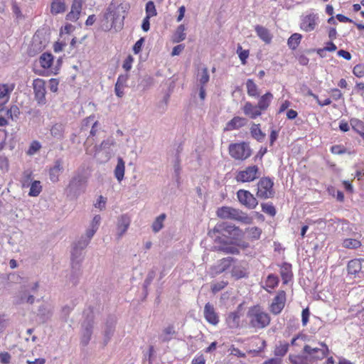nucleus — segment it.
I'll use <instances>...</instances> for the list:
<instances>
[{
	"mask_svg": "<svg viewBox=\"0 0 364 364\" xmlns=\"http://www.w3.org/2000/svg\"><path fill=\"white\" fill-rule=\"evenodd\" d=\"M328 352V348L323 343H320L318 347L305 345L301 355H290L289 358L294 364H314L323 359Z\"/></svg>",
	"mask_w": 364,
	"mask_h": 364,
	"instance_id": "1",
	"label": "nucleus"
},
{
	"mask_svg": "<svg viewBox=\"0 0 364 364\" xmlns=\"http://www.w3.org/2000/svg\"><path fill=\"white\" fill-rule=\"evenodd\" d=\"M124 11L121 5L111 4L101 20L100 26L105 31L114 28L115 31L121 30L124 25Z\"/></svg>",
	"mask_w": 364,
	"mask_h": 364,
	"instance_id": "2",
	"label": "nucleus"
},
{
	"mask_svg": "<svg viewBox=\"0 0 364 364\" xmlns=\"http://www.w3.org/2000/svg\"><path fill=\"white\" fill-rule=\"evenodd\" d=\"M217 216L221 219L233 220L244 224H250L252 218L242 210L230 206H223L216 211Z\"/></svg>",
	"mask_w": 364,
	"mask_h": 364,
	"instance_id": "3",
	"label": "nucleus"
},
{
	"mask_svg": "<svg viewBox=\"0 0 364 364\" xmlns=\"http://www.w3.org/2000/svg\"><path fill=\"white\" fill-rule=\"evenodd\" d=\"M249 324L255 328H263L270 323V317L268 314L262 310L259 306L250 308L247 314Z\"/></svg>",
	"mask_w": 364,
	"mask_h": 364,
	"instance_id": "4",
	"label": "nucleus"
},
{
	"mask_svg": "<svg viewBox=\"0 0 364 364\" xmlns=\"http://www.w3.org/2000/svg\"><path fill=\"white\" fill-rule=\"evenodd\" d=\"M87 183V178L83 174L77 173L75 175L65 189L67 196L70 198H77L85 191Z\"/></svg>",
	"mask_w": 364,
	"mask_h": 364,
	"instance_id": "5",
	"label": "nucleus"
},
{
	"mask_svg": "<svg viewBox=\"0 0 364 364\" xmlns=\"http://www.w3.org/2000/svg\"><path fill=\"white\" fill-rule=\"evenodd\" d=\"M89 244V235L81 237L76 241L71 251L72 267L75 268V265L79 264L84 259L85 255V248Z\"/></svg>",
	"mask_w": 364,
	"mask_h": 364,
	"instance_id": "6",
	"label": "nucleus"
},
{
	"mask_svg": "<svg viewBox=\"0 0 364 364\" xmlns=\"http://www.w3.org/2000/svg\"><path fill=\"white\" fill-rule=\"evenodd\" d=\"M237 230V228L234 225L227 222H222L216 224L212 230H210L208 235L213 239L215 242H220L221 239L223 238L220 235L228 237Z\"/></svg>",
	"mask_w": 364,
	"mask_h": 364,
	"instance_id": "7",
	"label": "nucleus"
},
{
	"mask_svg": "<svg viewBox=\"0 0 364 364\" xmlns=\"http://www.w3.org/2000/svg\"><path fill=\"white\" fill-rule=\"evenodd\" d=\"M273 186L274 182L270 178H261L257 184L256 196L262 200L274 198L275 192Z\"/></svg>",
	"mask_w": 364,
	"mask_h": 364,
	"instance_id": "8",
	"label": "nucleus"
},
{
	"mask_svg": "<svg viewBox=\"0 0 364 364\" xmlns=\"http://www.w3.org/2000/svg\"><path fill=\"white\" fill-rule=\"evenodd\" d=\"M115 141L112 138L104 140L100 146L95 147V157L101 162L107 161L112 154V146H114Z\"/></svg>",
	"mask_w": 364,
	"mask_h": 364,
	"instance_id": "9",
	"label": "nucleus"
},
{
	"mask_svg": "<svg viewBox=\"0 0 364 364\" xmlns=\"http://www.w3.org/2000/svg\"><path fill=\"white\" fill-rule=\"evenodd\" d=\"M230 155L236 160H245L252 154L251 149L245 142L230 144L229 146Z\"/></svg>",
	"mask_w": 364,
	"mask_h": 364,
	"instance_id": "10",
	"label": "nucleus"
},
{
	"mask_svg": "<svg viewBox=\"0 0 364 364\" xmlns=\"http://www.w3.org/2000/svg\"><path fill=\"white\" fill-rule=\"evenodd\" d=\"M259 177V168L257 166H250L245 170L239 171L235 176L237 182H252Z\"/></svg>",
	"mask_w": 364,
	"mask_h": 364,
	"instance_id": "11",
	"label": "nucleus"
},
{
	"mask_svg": "<svg viewBox=\"0 0 364 364\" xmlns=\"http://www.w3.org/2000/svg\"><path fill=\"white\" fill-rule=\"evenodd\" d=\"M234 262L235 259L232 257H228L218 260L216 264L210 267V274L212 277H215L224 272L232 267V264Z\"/></svg>",
	"mask_w": 364,
	"mask_h": 364,
	"instance_id": "12",
	"label": "nucleus"
},
{
	"mask_svg": "<svg viewBox=\"0 0 364 364\" xmlns=\"http://www.w3.org/2000/svg\"><path fill=\"white\" fill-rule=\"evenodd\" d=\"M14 88V83L0 84V112L5 109V106L9 102L11 94Z\"/></svg>",
	"mask_w": 364,
	"mask_h": 364,
	"instance_id": "13",
	"label": "nucleus"
},
{
	"mask_svg": "<svg viewBox=\"0 0 364 364\" xmlns=\"http://www.w3.org/2000/svg\"><path fill=\"white\" fill-rule=\"evenodd\" d=\"M237 196L240 203L250 209L255 208L258 204L257 198L248 191L239 190Z\"/></svg>",
	"mask_w": 364,
	"mask_h": 364,
	"instance_id": "14",
	"label": "nucleus"
},
{
	"mask_svg": "<svg viewBox=\"0 0 364 364\" xmlns=\"http://www.w3.org/2000/svg\"><path fill=\"white\" fill-rule=\"evenodd\" d=\"M248 272V264L245 261H237L235 259V262L232 264L231 275L236 279L247 277Z\"/></svg>",
	"mask_w": 364,
	"mask_h": 364,
	"instance_id": "15",
	"label": "nucleus"
},
{
	"mask_svg": "<svg viewBox=\"0 0 364 364\" xmlns=\"http://www.w3.org/2000/svg\"><path fill=\"white\" fill-rule=\"evenodd\" d=\"M318 20V17L316 14H310L306 15L301 18L300 28L306 32H311L316 28Z\"/></svg>",
	"mask_w": 364,
	"mask_h": 364,
	"instance_id": "16",
	"label": "nucleus"
},
{
	"mask_svg": "<svg viewBox=\"0 0 364 364\" xmlns=\"http://www.w3.org/2000/svg\"><path fill=\"white\" fill-rule=\"evenodd\" d=\"M117 323V318L114 316H109L107 318L103 331L104 344L107 345L113 336Z\"/></svg>",
	"mask_w": 364,
	"mask_h": 364,
	"instance_id": "17",
	"label": "nucleus"
},
{
	"mask_svg": "<svg viewBox=\"0 0 364 364\" xmlns=\"http://www.w3.org/2000/svg\"><path fill=\"white\" fill-rule=\"evenodd\" d=\"M286 301V294L284 291L278 292L277 296L274 298L272 303L270 306V311L272 314H279L284 307Z\"/></svg>",
	"mask_w": 364,
	"mask_h": 364,
	"instance_id": "18",
	"label": "nucleus"
},
{
	"mask_svg": "<svg viewBox=\"0 0 364 364\" xmlns=\"http://www.w3.org/2000/svg\"><path fill=\"white\" fill-rule=\"evenodd\" d=\"M35 97L38 103H44L46 98L45 82L42 79H36L33 83Z\"/></svg>",
	"mask_w": 364,
	"mask_h": 364,
	"instance_id": "19",
	"label": "nucleus"
},
{
	"mask_svg": "<svg viewBox=\"0 0 364 364\" xmlns=\"http://www.w3.org/2000/svg\"><path fill=\"white\" fill-rule=\"evenodd\" d=\"M205 320L213 326H216L219 323V316L215 312V308L210 303H207L204 306L203 311Z\"/></svg>",
	"mask_w": 364,
	"mask_h": 364,
	"instance_id": "20",
	"label": "nucleus"
},
{
	"mask_svg": "<svg viewBox=\"0 0 364 364\" xmlns=\"http://www.w3.org/2000/svg\"><path fill=\"white\" fill-rule=\"evenodd\" d=\"M130 222V218L127 215L124 214L118 217L117 222V235L118 238H121L127 232Z\"/></svg>",
	"mask_w": 364,
	"mask_h": 364,
	"instance_id": "21",
	"label": "nucleus"
},
{
	"mask_svg": "<svg viewBox=\"0 0 364 364\" xmlns=\"http://www.w3.org/2000/svg\"><path fill=\"white\" fill-rule=\"evenodd\" d=\"M218 244L214 247L216 251L223 252L225 254L238 255L240 250L237 247L227 243L224 239H221L220 242H215Z\"/></svg>",
	"mask_w": 364,
	"mask_h": 364,
	"instance_id": "22",
	"label": "nucleus"
},
{
	"mask_svg": "<svg viewBox=\"0 0 364 364\" xmlns=\"http://www.w3.org/2000/svg\"><path fill=\"white\" fill-rule=\"evenodd\" d=\"M242 110L244 114L250 119H256L262 114V112L259 110L258 107L252 105L250 102H246L245 103Z\"/></svg>",
	"mask_w": 364,
	"mask_h": 364,
	"instance_id": "23",
	"label": "nucleus"
},
{
	"mask_svg": "<svg viewBox=\"0 0 364 364\" xmlns=\"http://www.w3.org/2000/svg\"><path fill=\"white\" fill-rule=\"evenodd\" d=\"M63 167L62 161L60 160H57L53 166L50 168L49 171V178L50 180L53 182L56 183L59 181V176L63 172Z\"/></svg>",
	"mask_w": 364,
	"mask_h": 364,
	"instance_id": "24",
	"label": "nucleus"
},
{
	"mask_svg": "<svg viewBox=\"0 0 364 364\" xmlns=\"http://www.w3.org/2000/svg\"><path fill=\"white\" fill-rule=\"evenodd\" d=\"M177 334L173 325H168L165 327L159 335V339L163 343L170 341Z\"/></svg>",
	"mask_w": 364,
	"mask_h": 364,
	"instance_id": "25",
	"label": "nucleus"
},
{
	"mask_svg": "<svg viewBox=\"0 0 364 364\" xmlns=\"http://www.w3.org/2000/svg\"><path fill=\"white\" fill-rule=\"evenodd\" d=\"M82 8V0H74L71 11L67 14L66 18L75 21L78 18Z\"/></svg>",
	"mask_w": 364,
	"mask_h": 364,
	"instance_id": "26",
	"label": "nucleus"
},
{
	"mask_svg": "<svg viewBox=\"0 0 364 364\" xmlns=\"http://www.w3.org/2000/svg\"><path fill=\"white\" fill-rule=\"evenodd\" d=\"M255 31L259 38L262 40L265 43L269 44L271 43L272 35L267 28L260 25H257L255 26Z\"/></svg>",
	"mask_w": 364,
	"mask_h": 364,
	"instance_id": "27",
	"label": "nucleus"
},
{
	"mask_svg": "<svg viewBox=\"0 0 364 364\" xmlns=\"http://www.w3.org/2000/svg\"><path fill=\"white\" fill-rule=\"evenodd\" d=\"M125 172V163L122 158H117V164L115 166L114 173V176L118 181V182H121L124 179Z\"/></svg>",
	"mask_w": 364,
	"mask_h": 364,
	"instance_id": "28",
	"label": "nucleus"
},
{
	"mask_svg": "<svg viewBox=\"0 0 364 364\" xmlns=\"http://www.w3.org/2000/svg\"><path fill=\"white\" fill-rule=\"evenodd\" d=\"M272 99L273 95L267 92L259 98L257 106L261 112L265 111L269 107Z\"/></svg>",
	"mask_w": 364,
	"mask_h": 364,
	"instance_id": "29",
	"label": "nucleus"
},
{
	"mask_svg": "<svg viewBox=\"0 0 364 364\" xmlns=\"http://www.w3.org/2000/svg\"><path fill=\"white\" fill-rule=\"evenodd\" d=\"M247 124V119L241 117H235L228 122L226 129L232 130L244 127Z\"/></svg>",
	"mask_w": 364,
	"mask_h": 364,
	"instance_id": "30",
	"label": "nucleus"
},
{
	"mask_svg": "<svg viewBox=\"0 0 364 364\" xmlns=\"http://www.w3.org/2000/svg\"><path fill=\"white\" fill-rule=\"evenodd\" d=\"M64 125L60 123H56L50 128V134L55 139L61 140L64 136Z\"/></svg>",
	"mask_w": 364,
	"mask_h": 364,
	"instance_id": "31",
	"label": "nucleus"
},
{
	"mask_svg": "<svg viewBox=\"0 0 364 364\" xmlns=\"http://www.w3.org/2000/svg\"><path fill=\"white\" fill-rule=\"evenodd\" d=\"M259 127V124H252L250 128V134L255 139L261 142L264 139L266 134L262 132Z\"/></svg>",
	"mask_w": 364,
	"mask_h": 364,
	"instance_id": "32",
	"label": "nucleus"
},
{
	"mask_svg": "<svg viewBox=\"0 0 364 364\" xmlns=\"http://www.w3.org/2000/svg\"><path fill=\"white\" fill-rule=\"evenodd\" d=\"M362 261H364V259H362ZM362 269L361 265V259H355L350 260L347 266V269L348 274H354L355 275L357 273H358Z\"/></svg>",
	"mask_w": 364,
	"mask_h": 364,
	"instance_id": "33",
	"label": "nucleus"
},
{
	"mask_svg": "<svg viewBox=\"0 0 364 364\" xmlns=\"http://www.w3.org/2000/svg\"><path fill=\"white\" fill-rule=\"evenodd\" d=\"M227 323L230 328H236L240 326V316L237 312H230L226 319Z\"/></svg>",
	"mask_w": 364,
	"mask_h": 364,
	"instance_id": "34",
	"label": "nucleus"
},
{
	"mask_svg": "<svg viewBox=\"0 0 364 364\" xmlns=\"http://www.w3.org/2000/svg\"><path fill=\"white\" fill-rule=\"evenodd\" d=\"M247 92L249 96L258 97L259 96L257 85L252 79H248L246 82Z\"/></svg>",
	"mask_w": 364,
	"mask_h": 364,
	"instance_id": "35",
	"label": "nucleus"
},
{
	"mask_svg": "<svg viewBox=\"0 0 364 364\" xmlns=\"http://www.w3.org/2000/svg\"><path fill=\"white\" fill-rule=\"evenodd\" d=\"M281 276L284 280V283H287L291 279V265L288 263H284L281 267Z\"/></svg>",
	"mask_w": 364,
	"mask_h": 364,
	"instance_id": "36",
	"label": "nucleus"
},
{
	"mask_svg": "<svg viewBox=\"0 0 364 364\" xmlns=\"http://www.w3.org/2000/svg\"><path fill=\"white\" fill-rule=\"evenodd\" d=\"M65 4L64 0H55L51 4V13L58 14L65 11Z\"/></svg>",
	"mask_w": 364,
	"mask_h": 364,
	"instance_id": "37",
	"label": "nucleus"
},
{
	"mask_svg": "<svg viewBox=\"0 0 364 364\" xmlns=\"http://www.w3.org/2000/svg\"><path fill=\"white\" fill-rule=\"evenodd\" d=\"M186 27L184 25L181 24L178 26L176 32L173 36V41L174 43H179L183 40H185L186 37V33H185Z\"/></svg>",
	"mask_w": 364,
	"mask_h": 364,
	"instance_id": "38",
	"label": "nucleus"
},
{
	"mask_svg": "<svg viewBox=\"0 0 364 364\" xmlns=\"http://www.w3.org/2000/svg\"><path fill=\"white\" fill-rule=\"evenodd\" d=\"M29 188L28 196L31 197L38 196L42 191V186L39 181H33L30 184Z\"/></svg>",
	"mask_w": 364,
	"mask_h": 364,
	"instance_id": "39",
	"label": "nucleus"
},
{
	"mask_svg": "<svg viewBox=\"0 0 364 364\" xmlns=\"http://www.w3.org/2000/svg\"><path fill=\"white\" fill-rule=\"evenodd\" d=\"M166 218V215L165 213H162L159 215L152 224V230L154 232H159L164 228V222Z\"/></svg>",
	"mask_w": 364,
	"mask_h": 364,
	"instance_id": "40",
	"label": "nucleus"
},
{
	"mask_svg": "<svg viewBox=\"0 0 364 364\" xmlns=\"http://www.w3.org/2000/svg\"><path fill=\"white\" fill-rule=\"evenodd\" d=\"M53 58L50 53H43L39 59V63L43 68H49L53 62Z\"/></svg>",
	"mask_w": 364,
	"mask_h": 364,
	"instance_id": "41",
	"label": "nucleus"
},
{
	"mask_svg": "<svg viewBox=\"0 0 364 364\" xmlns=\"http://www.w3.org/2000/svg\"><path fill=\"white\" fill-rule=\"evenodd\" d=\"M301 38L302 36L299 33H295L292 34L287 41L289 47L292 50H295L300 43Z\"/></svg>",
	"mask_w": 364,
	"mask_h": 364,
	"instance_id": "42",
	"label": "nucleus"
},
{
	"mask_svg": "<svg viewBox=\"0 0 364 364\" xmlns=\"http://www.w3.org/2000/svg\"><path fill=\"white\" fill-rule=\"evenodd\" d=\"M209 79L210 76L208 74V70L206 68H203L200 72H198V80L200 86L204 87L205 85L209 81Z\"/></svg>",
	"mask_w": 364,
	"mask_h": 364,
	"instance_id": "43",
	"label": "nucleus"
},
{
	"mask_svg": "<svg viewBox=\"0 0 364 364\" xmlns=\"http://www.w3.org/2000/svg\"><path fill=\"white\" fill-rule=\"evenodd\" d=\"M289 344L287 343H279L278 346H276L274 349V355L276 356L283 357L286 355L289 350Z\"/></svg>",
	"mask_w": 364,
	"mask_h": 364,
	"instance_id": "44",
	"label": "nucleus"
},
{
	"mask_svg": "<svg viewBox=\"0 0 364 364\" xmlns=\"http://www.w3.org/2000/svg\"><path fill=\"white\" fill-rule=\"evenodd\" d=\"M343 246L348 249H357L361 246V242L355 239L348 238L343 240Z\"/></svg>",
	"mask_w": 364,
	"mask_h": 364,
	"instance_id": "45",
	"label": "nucleus"
},
{
	"mask_svg": "<svg viewBox=\"0 0 364 364\" xmlns=\"http://www.w3.org/2000/svg\"><path fill=\"white\" fill-rule=\"evenodd\" d=\"M350 124L353 129L359 134L364 132V124L360 120L353 119L350 120Z\"/></svg>",
	"mask_w": 364,
	"mask_h": 364,
	"instance_id": "46",
	"label": "nucleus"
},
{
	"mask_svg": "<svg viewBox=\"0 0 364 364\" xmlns=\"http://www.w3.org/2000/svg\"><path fill=\"white\" fill-rule=\"evenodd\" d=\"M181 151H182V147L181 146H179L177 149V154H176V159H175L174 164H173L174 172L177 176L179 175L180 171H181V166H180L181 159L179 157V154Z\"/></svg>",
	"mask_w": 364,
	"mask_h": 364,
	"instance_id": "47",
	"label": "nucleus"
},
{
	"mask_svg": "<svg viewBox=\"0 0 364 364\" xmlns=\"http://www.w3.org/2000/svg\"><path fill=\"white\" fill-rule=\"evenodd\" d=\"M146 14L147 16L153 17L156 16L157 12L154 5V3L152 1H149L146 4Z\"/></svg>",
	"mask_w": 364,
	"mask_h": 364,
	"instance_id": "48",
	"label": "nucleus"
},
{
	"mask_svg": "<svg viewBox=\"0 0 364 364\" xmlns=\"http://www.w3.org/2000/svg\"><path fill=\"white\" fill-rule=\"evenodd\" d=\"M279 283V279L277 276L274 274H269L266 280V286L268 288L274 289L275 287L277 286Z\"/></svg>",
	"mask_w": 364,
	"mask_h": 364,
	"instance_id": "49",
	"label": "nucleus"
},
{
	"mask_svg": "<svg viewBox=\"0 0 364 364\" xmlns=\"http://www.w3.org/2000/svg\"><path fill=\"white\" fill-rule=\"evenodd\" d=\"M247 232L252 239L257 240L262 234V230L257 227H252L247 229Z\"/></svg>",
	"mask_w": 364,
	"mask_h": 364,
	"instance_id": "50",
	"label": "nucleus"
},
{
	"mask_svg": "<svg viewBox=\"0 0 364 364\" xmlns=\"http://www.w3.org/2000/svg\"><path fill=\"white\" fill-rule=\"evenodd\" d=\"M154 84V78L149 75H145L141 80L139 85L144 89H146L152 86Z\"/></svg>",
	"mask_w": 364,
	"mask_h": 364,
	"instance_id": "51",
	"label": "nucleus"
},
{
	"mask_svg": "<svg viewBox=\"0 0 364 364\" xmlns=\"http://www.w3.org/2000/svg\"><path fill=\"white\" fill-rule=\"evenodd\" d=\"M262 210L264 213L271 215L274 216L276 214V209L275 208L269 203H262Z\"/></svg>",
	"mask_w": 364,
	"mask_h": 364,
	"instance_id": "52",
	"label": "nucleus"
},
{
	"mask_svg": "<svg viewBox=\"0 0 364 364\" xmlns=\"http://www.w3.org/2000/svg\"><path fill=\"white\" fill-rule=\"evenodd\" d=\"M29 293L28 290L23 287L18 292V295L17 296V301L16 302L18 304L25 303L26 299H27V296H28Z\"/></svg>",
	"mask_w": 364,
	"mask_h": 364,
	"instance_id": "53",
	"label": "nucleus"
},
{
	"mask_svg": "<svg viewBox=\"0 0 364 364\" xmlns=\"http://www.w3.org/2000/svg\"><path fill=\"white\" fill-rule=\"evenodd\" d=\"M106 203L107 198L102 196H100L94 205L96 208L99 209L100 210H103L105 209Z\"/></svg>",
	"mask_w": 364,
	"mask_h": 364,
	"instance_id": "54",
	"label": "nucleus"
},
{
	"mask_svg": "<svg viewBox=\"0 0 364 364\" xmlns=\"http://www.w3.org/2000/svg\"><path fill=\"white\" fill-rule=\"evenodd\" d=\"M114 91L116 95L119 97H122L124 95V85L122 82H120V78L117 79L115 84Z\"/></svg>",
	"mask_w": 364,
	"mask_h": 364,
	"instance_id": "55",
	"label": "nucleus"
},
{
	"mask_svg": "<svg viewBox=\"0 0 364 364\" xmlns=\"http://www.w3.org/2000/svg\"><path fill=\"white\" fill-rule=\"evenodd\" d=\"M41 146L40 143L34 141L31 143L30 147L28 148L27 154L28 155H33L41 149Z\"/></svg>",
	"mask_w": 364,
	"mask_h": 364,
	"instance_id": "56",
	"label": "nucleus"
},
{
	"mask_svg": "<svg viewBox=\"0 0 364 364\" xmlns=\"http://www.w3.org/2000/svg\"><path fill=\"white\" fill-rule=\"evenodd\" d=\"M353 74L358 77L364 76V65L358 64L353 68Z\"/></svg>",
	"mask_w": 364,
	"mask_h": 364,
	"instance_id": "57",
	"label": "nucleus"
},
{
	"mask_svg": "<svg viewBox=\"0 0 364 364\" xmlns=\"http://www.w3.org/2000/svg\"><path fill=\"white\" fill-rule=\"evenodd\" d=\"M227 284L228 283L223 281L214 284L211 287L212 291L213 293H217L223 289L227 286Z\"/></svg>",
	"mask_w": 364,
	"mask_h": 364,
	"instance_id": "58",
	"label": "nucleus"
},
{
	"mask_svg": "<svg viewBox=\"0 0 364 364\" xmlns=\"http://www.w3.org/2000/svg\"><path fill=\"white\" fill-rule=\"evenodd\" d=\"M11 356L7 352L0 353V363L2 364H9L11 362Z\"/></svg>",
	"mask_w": 364,
	"mask_h": 364,
	"instance_id": "59",
	"label": "nucleus"
},
{
	"mask_svg": "<svg viewBox=\"0 0 364 364\" xmlns=\"http://www.w3.org/2000/svg\"><path fill=\"white\" fill-rule=\"evenodd\" d=\"M100 221L101 217L99 215H95V217L92 218V235L98 228Z\"/></svg>",
	"mask_w": 364,
	"mask_h": 364,
	"instance_id": "60",
	"label": "nucleus"
},
{
	"mask_svg": "<svg viewBox=\"0 0 364 364\" xmlns=\"http://www.w3.org/2000/svg\"><path fill=\"white\" fill-rule=\"evenodd\" d=\"M144 41V39L143 38H141L139 40H138L135 43L134 47H133V50H134V53H139L141 51Z\"/></svg>",
	"mask_w": 364,
	"mask_h": 364,
	"instance_id": "61",
	"label": "nucleus"
},
{
	"mask_svg": "<svg viewBox=\"0 0 364 364\" xmlns=\"http://www.w3.org/2000/svg\"><path fill=\"white\" fill-rule=\"evenodd\" d=\"M7 114L10 116L11 119L14 117H17L19 114V109L16 106H12L6 112Z\"/></svg>",
	"mask_w": 364,
	"mask_h": 364,
	"instance_id": "62",
	"label": "nucleus"
},
{
	"mask_svg": "<svg viewBox=\"0 0 364 364\" xmlns=\"http://www.w3.org/2000/svg\"><path fill=\"white\" fill-rule=\"evenodd\" d=\"M331 152L334 154H342L346 152V149L341 146L336 145L331 147Z\"/></svg>",
	"mask_w": 364,
	"mask_h": 364,
	"instance_id": "63",
	"label": "nucleus"
},
{
	"mask_svg": "<svg viewBox=\"0 0 364 364\" xmlns=\"http://www.w3.org/2000/svg\"><path fill=\"white\" fill-rule=\"evenodd\" d=\"M133 61V58L131 55H129L123 63V68L128 71L132 68V63Z\"/></svg>",
	"mask_w": 364,
	"mask_h": 364,
	"instance_id": "64",
	"label": "nucleus"
}]
</instances>
